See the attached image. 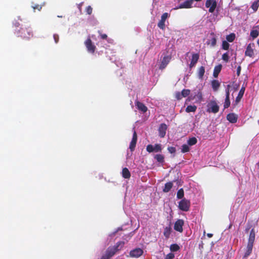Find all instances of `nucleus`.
I'll list each match as a JSON object with an SVG mask.
<instances>
[{
    "instance_id": "1",
    "label": "nucleus",
    "mask_w": 259,
    "mask_h": 259,
    "mask_svg": "<svg viewBox=\"0 0 259 259\" xmlns=\"http://www.w3.org/2000/svg\"><path fill=\"white\" fill-rule=\"evenodd\" d=\"M124 245L123 242H119L117 243L116 247L109 248L106 251L105 254H104L101 259H109L112 256H113L115 252L120 249Z\"/></svg>"
},
{
    "instance_id": "2",
    "label": "nucleus",
    "mask_w": 259,
    "mask_h": 259,
    "mask_svg": "<svg viewBox=\"0 0 259 259\" xmlns=\"http://www.w3.org/2000/svg\"><path fill=\"white\" fill-rule=\"evenodd\" d=\"M207 111L208 112L217 113L219 110V106L215 101H211L207 104Z\"/></svg>"
},
{
    "instance_id": "3",
    "label": "nucleus",
    "mask_w": 259,
    "mask_h": 259,
    "mask_svg": "<svg viewBox=\"0 0 259 259\" xmlns=\"http://www.w3.org/2000/svg\"><path fill=\"white\" fill-rule=\"evenodd\" d=\"M190 205V201L186 199H183L179 202L178 207L180 209L187 211L189 210Z\"/></svg>"
},
{
    "instance_id": "4",
    "label": "nucleus",
    "mask_w": 259,
    "mask_h": 259,
    "mask_svg": "<svg viewBox=\"0 0 259 259\" xmlns=\"http://www.w3.org/2000/svg\"><path fill=\"white\" fill-rule=\"evenodd\" d=\"M147 151L149 152H160L162 150L161 145L159 144L153 145H148L146 147Z\"/></svg>"
},
{
    "instance_id": "5",
    "label": "nucleus",
    "mask_w": 259,
    "mask_h": 259,
    "mask_svg": "<svg viewBox=\"0 0 259 259\" xmlns=\"http://www.w3.org/2000/svg\"><path fill=\"white\" fill-rule=\"evenodd\" d=\"M254 44L253 43H250L248 45L245 52V55L246 56H248L249 57H253L254 56Z\"/></svg>"
},
{
    "instance_id": "6",
    "label": "nucleus",
    "mask_w": 259,
    "mask_h": 259,
    "mask_svg": "<svg viewBox=\"0 0 259 259\" xmlns=\"http://www.w3.org/2000/svg\"><path fill=\"white\" fill-rule=\"evenodd\" d=\"M205 6L207 8H209V12L212 13L217 7V2L215 0H207Z\"/></svg>"
},
{
    "instance_id": "7",
    "label": "nucleus",
    "mask_w": 259,
    "mask_h": 259,
    "mask_svg": "<svg viewBox=\"0 0 259 259\" xmlns=\"http://www.w3.org/2000/svg\"><path fill=\"white\" fill-rule=\"evenodd\" d=\"M169 15L167 13H164L161 17V19L158 23V26L160 29L164 30L165 29V22L168 17Z\"/></svg>"
},
{
    "instance_id": "8",
    "label": "nucleus",
    "mask_w": 259,
    "mask_h": 259,
    "mask_svg": "<svg viewBox=\"0 0 259 259\" xmlns=\"http://www.w3.org/2000/svg\"><path fill=\"white\" fill-rule=\"evenodd\" d=\"M143 253V250L142 249L137 248L130 251V255L132 257L137 258L142 255Z\"/></svg>"
},
{
    "instance_id": "9",
    "label": "nucleus",
    "mask_w": 259,
    "mask_h": 259,
    "mask_svg": "<svg viewBox=\"0 0 259 259\" xmlns=\"http://www.w3.org/2000/svg\"><path fill=\"white\" fill-rule=\"evenodd\" d=\"M184 224V222L183 220H178L174 224V229L179 232H183V226Z\"/></svg>"
},
{
    "instance_id": "10",
    "label": "nucleus",
    "mask_w": 259,
    "mask_h": 259,
    "mask_svg": "<svg viewBox=\"0 0 259 259\" xmlns=\"http://www.w3.org/2000/svg\"><path fill=\"white\" fill-rule=\"evenodd\" d=\"M170 57L168 56H164L161 60L159 65V68L160 69H163L165 68L170 60Z\"/></svg>"
},
{
    "instance_id": "11",
    "label": "nucleus",
    "mask_w": 259,
    "mask_h": 259,
    "mask_svg": "<svg viewBox=\"0 0 259 259\" xmlns=\"http://www.w3.org/2000/svg\"><path fill=\"white\" fill-rule=\"evenodd\" d=\"M195 98L196 99V102H200L203 100L202 94V93L200 91L198 92L194 96H192V95L188 97L187 99V101H190Z\"/></svg>"
},
{
    "instance_id": "12",
    "label": "nucleus",
    "mask_w": 259,
    "mask_h": 259,
    "mask_svg": "<svg viewBox=\"0 0 259 259\" xmlns=\"http://www.w3.org/2000/svg\"><path fill=\"white\" fill-rule=\"evenodd\" d=\"M85 45L87 48L88 51L91 53H93L95 50V46L92 44L90 39H88L85 41Z\"/></svg>"
},
{
    "instance_id": "13",
    "label": "nucleus",
    "mask_w": 259,
    "mask_h": 259,
    "mask_svg": "<svg viewBox=\"0 0 259 259\" xmlns=\"http://www.w3.org/2000/svg\"><path fill=\"white\" fill-rule=\"evenodd\" d=\"M190 93V90L184 89L181 92V93L178 92L176 93V98L178 100H180L183 97H187L188 95H189Z\"/></svg>"
},
{
    "instance_id": "14",
    "label": "nucleus",
    "mask_w": 259,
    "mask_h": 259,
    "mask_svg": "<svg viewBox=\"0 0 259 259\" xmlns=\"http://www.w3.org/2000/svg\"><path fill=\"white\" fill-rule=\"evenodd\" d=\"M137 141V136L136 131H134L133 136V138H132V141L130 143V147H129V148L130 149L131 151H134V150L135 149Z\"/></svg>"
},
{
    "instance_id": "15",
    "label": "nucleus",
    "mask_w": 259,
    "mask_h": 259,
    "mask_svg": "<svg viewBox=\"0 0 259 259\" xmlns=\"http://www.w3.org/2000/svg\"><path fill=\"white\" fill-rule=\"evenodd\" d=\"M21 36L25 38H29L32 36V33L30 30L22 29Z\"/></svg>"
},
{
    "instance_id": "16",
    "label": "nucleus",
    "mask_w": 259,
    "mask_h": 259,
    "mask_svg": "<svg viewBox=\"0 0 259 259\" xmlns=\"http://www.w3.org/2000/svg\"><path fill=\"white\" fill-rule=\"evenodd\" d=\"M229 87L230 85H228L226 91V97L224 104V108H228L230 105V102L229 100Z\"/></svg>"
},
{
    "instance_id": "17",
    "label": "nucleus",
    "mask_w": 259,
    "mask_h": 259,
    "mask_svg": "<svg viewBox=\"0 0 259 259\" xmlns=\"http://www.w3.org/2000/svg\"><path fill=\"white\" fill-rule=\"evenodd\" d=\"M167 125L165 124H161L159 127V134L160 137L163 138L165 136Z\"/></svg>"
},
{
    "instance_id": "18",
    "label": "nucleus",
    "mask_w": 259,
    "mask_h": 259,
    "mask_svg": "<svg viewBox=\"0 0 259 259\" xmlns=\"http://www.w3.org/2000/svg\"><path fill=\"white\" fill-rule=\"evenodd\" d=\"M136 106L137 109L142 113H145L147 110V107L144 104L140 102H137L136 103Z\"/></svg>"
},
{
    "instance_id": "19",
    "label": "nucleus",
    "mask_w": 259,
    "mask_h": 259,
    "mask_svg": "<svg viewBox=\"0 0 259 259\" xmlns=\"http://www.w3.org/2000/svg\"><path fill=\"white\" fill-rule=\"evenodd\" d=\"M258 34L259 26H257L253 28L250 31V36L252 37L253 39H254L258 36Z\"/></svg>"
},
{
    "instance_id": "20",
    "label": "nucleus",
    "mask_w": 259,
    "mask_h": 259,
    "mask_svg": "<svg viewBox=\"0 0 259 259\" xmlns=\"http://www.w3.org/2000/svg\"><path fill=\"white\" fill-rule=\"evenodd\" d=\"M199 59V55L197 54H194L192 55L191 63L190 64V67H193L195 64L197 62Z\"/></svg>"
},
{
    "instance_id": "21",
    "label": "nucleus",
    "mask_w": 259,
    "mask_h": 259,
    "mask_svg": "<svg viewBox=\"0 0 259 259\" xmlns=\"http://www.w3.org/2000/svg\"><path fill=\"white\" fill-rule=\"evenodd\" d=\"M227 119L231 123H235L237 120V116L234 113H230L227 116Z\"/></svg>"
},
{
    "instance_id": "22",
    "label": "nucleus",
    "mask_w": 259,
    "mask_h": 259,
    "mask_svg": "<svg viewBox=\"0 0 259 259\" xmlns=\"http://www.w3.org/2000/svg\"><path fill=\"white\" fill-rule=\"evenodd\" d=\"M244 92H245V88L242 87L238 93L237 97L236 98V102L237 103H238L240 101L241 99L242 98L243 94L244 93Z\"/></svg>"
},
{
    "instance_id": "23",
    "label": "nucleus",
    "mask_w": 259,
    "mask_h": 259,
    "mask_svg": "<svg viewBox=\"0 0 259 259\" xmlns=\"http://www.w3.org/2000/svg\"><path fill=\"white\" fill-rule=\"evenodd\" d=\"M222 67L221 65H219L214 67L213 73V75L214 77H217L218 76V75L222 69Z\"/></svg>"
},
{
    "instance_id": "24",
    "label": "nucleus",
    "mask_w": 259,
    "mask_h": 259,
    "mask_svg": "<svg viewBox=\"0 0 259 259\" xmlns=\"http://www.w3.org/2000/svg\"><path fill=\"white\" fill-rule=\"evenodd\" d=\"M212 88L214 91H217L220 87V83L218 80H213L211 81Z\"/></svg>"
},
{
    "instance_id": "25",
    "label": "nucleus",
    "mask_w": 259,
    "mask_h": 259,
    "mask_svg": "<svg viewBox=\"0 0 259 259\" xmlns=\"http://www.w3.org/2000/svg\"><path fill=\"white\" fill-rule=\"evenodd\" d=\"M192 2L191 1L185 2L182 4H181L179 8H190L192 7Z\"/></svg>"
},
{
    "instance_id": "26",
    "label": "nucleus",
    "mask_w": 259,
    "mask_h": 259,
    "mask_svg": "<svg viewBox=\"0 0 259 259\" xmlns=\"http://www.w3.org/2000/svg\"><path fill=\"white\" fill-rule=\"evenodd\" d=\"M122 174L123 177H124L125 179H128L131 176V174L128 169L126 168H124L122 169Z\"/></svg>"
},
{
    "instance_id": "27",
    "label": "nucleus",
    "mask_w": 259,
    "mask_h": 259,
    "mask_svg": "<svg viewBox=\"0 0 259 259\" xmlns=\"http://www.w3.org/2000/svg\"><path fill=\"white\" fill-rule=\"evenodd\" d=\"M255 232L253 229H252L250 233V235H249V239H248V242L254 243V241L255 240Z\"/></svg>"
},
{
    "instance_id": "28",
    "label": "nucleus",
    "mask_w": 259,
    "mask_h": 259,
    "mask_svg": "<svg viewBox=\"0 0 259 259\" xmlns=\"http://www.w3.org/2000/svg\"><path fill=\"white\" fill-rule=\"evenodd\" d=\"M171 232V229L170 227H166L164 228V235L166 237L168 238Z\"/></svg>"
},
{
    "instance_id": "29",
    "label": "nucleus",
    "mask_w": 259,
    "mask_h": 259,
    "mask_svg": "<svg viewBox=\"0 0 259 259\" xmlns=\"http://www.w3.org/2000/svg\"><path fill=\"white\" fill-rule=\"evenodd\" d=\"M197 109V107L195 105H189L188 106L186 109V111L188 113L193 112H194Z\"/></svg>"
},
{
    "instance_id": "30",
    "label": "nucleus",
    "mask_w": 259,
    "mask_h": 259,
    "mask_svg": "<svg viewBox=\"0 0 259 259\" xmlns=\"http://www.w3.org/2000/svg\"><path fill=\"white\" fill-rule=\"evenodd\" d=\"M172 184L171 182H168L165 184L163 191L164 192H168L172 188Z\"/></svg>"
},
{
    "instance_id": "31",
    "label": "nucleus",
    "mask_w": 259,
    "mask_h": 259,
    "mask_svg": "<svg viewBox=\"0 0 259 259\" xmlns=\"http://www.w3.org/2000/svg\"><path fill=\"white\" fill-rule=\"evenodd\" d=\"M197 142V140L196 138L192 137L188 140L187 143L189 146H193L196 144Z\"/></svg>"
},
{
    "instance_id": "32",
    "label": "nucleus",
    "mask_w": 259,
    "mask_h": 259,
    "mask_svg": "<svg viewBox=\"0 0 259 259\" xmlns=\"http://www.w3.org/2000/svg\"><path fill=\"white\" fill-rule=\"evenodd\" d=\"M259 6V0H255L251 5V8L253 9L254 12L257 11Z\"/></svg>"
},
{
    "instance_id": "33",
    "label": "nucleus",
    "mask_w": 259,
    "mask_h": 259,
    "mask_svg": "<svg viewBox=\"0 0 259 259\" xmlns=\"http://www.w3.org/2000/svg\"><path fill=\"white\" fill-rule=\"evenodd\" d=\"M184 192L183 189H180L177 192V197L178 199H181L184 197Z\"/></svg>"
},
{
    "instance_id": "34",
    "label": "nucleus",
    "mask_w": 259,
    "mask_h": 259,
    "mask_svg": "<svg viewBox=\"0 0 259 259\" xmlns=\"http://www.w3.org/2000/svg\"><path fill=\"white\" fill-rule=\"evenodd\" d=\"M204 72H205L204 68L202 66L200 67V68L199 69V71H198L199 77L200 78H202V77L204 74Z\"/></svg>"
},
{
    "instance_id": "35",
    "label": "nucleus",
    "mask_w": 259,
    "mask_h": 259,
    "mask_svg": "<svg viewBox=\"0 0 259 259\" xmlns=\"http://www.w3.org/2000/svg\"><path fill=\"white\" fill-rule=\"evenodd\" d=\"M235 38V35L234 33H231L227 36L226 39L229 42H232Z\"/></svg>"
},
{
    "instance_id": "36",
    "label": "nucleus",
    "mask_w": 259,
    "mask_h": 259,
    "mask_svg": "<svg viewBox=\"0 0 259 259\" xmlns=\"http://www.w3.org/2000/svg\"><path fill=\"white\" fill-rule=\"evenodd\" d=\"M190 150L189 147L188 145L184 144L182 146V153H186L189 152Z\"/></svg>"
},
{
    "instance_id": "37",
    "label": "nucleus",
    "mask_w": 259,
    "mask_h": 259,
    "mask_svg": "<svg viewBox=\"0 0 259 259\" xmlns=\"http://www.w3.org/2000/svg\"><path fill=\"white\" fill-rule=\"evenodd\" d=\"M155 158L159 162H162L163 161L164 157L162 155L157 154L155 156Z\"/></svg>"
},
{
    "instance_id": "38",
    "label": "nucleus",
    "mask_w": 259,
    "mask_h": 259,
    "mask_svg": "<svg viewBox=\"0 0 259 259\" xmlns=\"http://www.w3.org/2000/svg\"><path fill=\"white\" fill-rule=\"evenodd\" d=\"M229 43L226 41V40H224L222 42V48L224 50H227L229 48Z\"/></svg>"
},
{
    "instance_id": "39",
    "label": "nucleus",
    "mask_w": 259,
    "mask_h": 259,
    "mask_svg": "<svg viewBox=\"0 0 259 259\" xmlns=\"http://www.w3.org/2000/svg\"><path fill=\"white\" fill-rule=\"evenodd\" d=\"M170 249L172 251H177L179 249V246L176 244H174L170 245Z\"/></svg>"
},
{
    "instance_id": "40",
    "label": "nucleus",
    "mask_w": 259,
    "mask_h": 259,
    "mask_svg": "<svg viewBox=\"0 0 259 259\" xmlns=\"http://www.w3.org/2000/svg\"><path fill=\"white\" fill-rule=\"evenodd\" d=\"M253 245V242H248L247 249L248 250V252L251 253Z\"/></svg>"
},
{
    "instance_id": "41",
    "label": "nucleus",
    "mask_w": 259,
    "mask_h": 259,
    "mask_svg": "<svg viewBox=\"0 0 259 259\" xmlns=\"http://www.w3.org/2000/svg\"><path fill=\"white\" fill-rule=\"evenodd\" d=\"M222 59L225 62H228L229 60V56L227 53H225L222 56Z\"/></svg>"
},
{
    "instance_id": "42",
    "label": "nucleus",
    "mask_w": 259,
    "mask_h": 259,
    "mask_svg": "<svg viewBox=\"0 0 259 259\" xmlns=\"http://www.w3.org/2000/svg\"><path fill=\"white\" fill-rule=\"evenodd\" d=\"M175 257V254L172 253H169L166 255L164 259H173Z\"/></svg>"
},
{
    "instance_id": "43",
    "label": "nucleus",
    "mask_w": 259,
    "mask_h": 259,
    "mask_svg": "<svg viewBox=\"0 0 259 259\" xmlns=\"http://www.w3.org/2000/svg\"><path fill=\"white\" fill-rule=\"evenodd\" d=\"M167 150L169 151V152L171 153V154L175 153L176 151V148L175 147H168Z\"/></svg>"
},
{
    "instance_id": "44",
    "label": "nucleus",
    "mask_w": 259,
    "mask_h": 259,
    "mask_svg": "<svg viewBox=\"0 0 259 259\" xmlns=\"http://www.w3.org/2000/svg\"><path fill=\"white\" fill-rule=\"evenodd\" d=\"M209 44H210L211 46H214L216 44V39L215 38L213 37L211 40L210 42L209 43Z\"/></svg>"
},
{
    "instance_id": "45",
    "label": "nucleus",
    "mask_w": 259,
    "mask_h": 259,
    "mask_svg": "<svg viewBox=\"0 0 259 259\" xmlns=\"http://www.w3.org/2000/svg\"><path fill=\"white\" fill-rule=\"evenodd\" d=\"M86 12H87V13L89 15L91 14V13H92V7L91 6L88 7L87 9H86Z\"/></svg>"
},
{
    "instance_id": "46",
    "label": "nucleus",
    "mask_w": 259,
    "mask_h": 259,
    "mask_svg": "<svg viewBox=\"0 0 259 259\" xmlns=\"http://www.w3.org/2000/svg\"><path fill=\"white\" fill-rule=\"evenodd\" d=\"M54 39L56 43H57L59 40V36L57 34L54 35Z\"/></svg>"
},
{
    "instance_id": "47",
    "label": "nucleus",
    "mask_w": 259,
    "mask_h": 259,
    "mask_svg": "<svg viewBox=\"0 0 259 259\" xmlns=\"http://www.w3.org/2000/svg\"><path fill=\"white\" fill-rule=\"evenodd\" d=\"M32 8L34 10L38 9L39 11H40L41 9V6L39 5H36L35 6H32Z\"/></svg>"
},
{
    "instance_id": "48",
    "label": "nucleus",
    "mask_w": 259,
    "mask_h": 259,
    "mask_svg": "<svg viewBox=\"0 0 259 259\" xmlns=\"http://www.w3.org/2000/svg\"><path fill=\"white\" fill-rule=\"evenodd\" d=\"M101 37L103 39H105L107 38V35L106 34H101Z\"/></svg>"
},
{
    "instance_id": "49",
    "label": "nucleus",
    "mask_w": 259,
    "mask_h": 259,
    "mask_svg": "<svg viewBox=\"0 0 259 259\" xmlns=\"http://www.w3.org/2000/svg\"><path fill=\"white\" fill-rule=\"evenodd\" d=\"M240 69H241V68L240 66L238 67V69H237V74L239 75V74H240Z\"/></svg>"
},
{
    "instance_id": "50",
    "label": "nucleus",
    "mask_w": 259,
    "mask_h": 259,
    "mask_svg": "<svg viewBox=\"0 0 259 259\" xmlns=\"http://www.w3.org/2000/svg\"><path fill=\"white\" fill-rule=\"evenodd\" d=\"M251 253H249L248 252V250L247 249V251L245 254V256H248Z\"/></svg>"
},
{
    "instance_id": "51",
    "label": "nucleus",
    "mask_w": 259,
    "mask_h": 259,
    "mask_svg": "<svg viewBox=\"0 0 259 259\" xmlns=\"http://www.w3.org/2000/svg\"><path fill=\"white\" fill-rule=\"evenodd\" d=\"M207 236L209 237V238H211L212 236V234H211V233H208L207 234Z\"/></svg>"
}]
</instances>
